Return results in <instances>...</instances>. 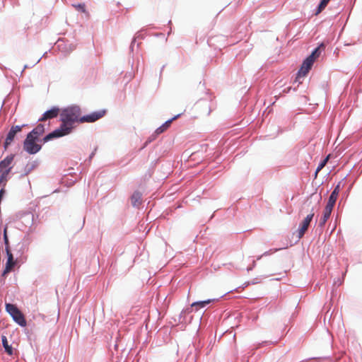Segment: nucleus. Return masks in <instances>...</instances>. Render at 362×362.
Masks as SVG:
<instances>
[{
    "mask_svg": "<svg viewBox=\"0 0 362 362\" xmlns=\"http://www.w3.org/2000/svg\"><path fill=\"white\" fill-rule=\"evenodd\" d=\"M59 113V109L57 107H54L51 110L46 111L39 120L45 121L49 119L55 118L57 117Z\"/></svg>",
    "mask_w": 362,
    "mask_h": 362,
    "instance_id": "nucleus-11",
    "label": "nucleus"
},
{
    "mask_svg": "<svg viewBox=\"0 0 362 362\" xmlns=\"http://www.w3.org/2000/svg\"><path fill=\"white\" fill-rule=\"evenodd\" d=\"M327 3L325 2V1L322 0L317 7L315 15H318L320 13H321L322 11L327 6Z\"/></svg>",
    "mask_w": 362,
    "mask_h": 362,
    "instance_id": "nucleus-21",
    "label": "nucleus"
},
{
    "mask_svg": "<svg viewBox=\"0 0 362 362\" xmlns=\"http://www.w3.org/2000/svg\"><path fill=\"white\" fill-rule=\"evenodd\" d=\"M320 47H318L315 48L311 53L310 55H309L303 62L301 67L300 70L298 71L297 74V76L296 80L298 81L299 78H303L305 76L309 71L311 69L313 63L315 62V59L318 58L320 55Z\"/></svg>",
    "mask_w": 362,
    "mask_h": 362,
    "instance_id": "nucleus-2",
    "label": "nucleus"
},
{
    "mask_svg": "<svg viewBox=\"0 0 362 362\" xmlns=\"http://www.w3.org/2000/svg\"><path fill=\"white\" fill-rule=\"evenodd\" d=\"M77 9L78 11H81L83 13L86 12V8H85V5L84 4H78L77 6H76Z\"/></svg>",
    "mask_w": 362,
    "mask_h": 362,
    "instance_id": "nucleus-23",
    "label": "nucleus"
},
{
    "mask_svg": "<svg viewBox=\"0 0 362 362\" xmlns=\"http://www.w3.org/2000/svg\"><path fill=\"white\" fill-rule=\"evenodd\" d=\"M314 215L315 213L313 211V209H312L310 213L300 223L299 228L297 230L298 238L299 239L303 238L305 232L308 230Z\"/></svg>",
    "mask_w": 362,
    "mask_h": 362,
    "instance_id": "nucleus-6",
    "label": "nucleus"
},
{
    "mask_svg": "<svg viewBox=\"0 0 362 362\" xmlns=\"http://www.w3.org/2000/svg\"><path fill=\"white\" fill-rule=\"evenodd\" d=\"M22 165H24V163L22 164ZM37 165V163L35 161H28L25 166L21 169L18 173L21 175H26L29 173H30Z\"/></svg>",
    "mask_w": 362,
    "mask_h": 362,
    "instance_id": "nucleus-14",
    "label": "nucleus"
},
{
    "mask_svg": "<svg viewBox=\"0 0 362 362\" xmlns=\"http://www.w3.org/2000/svg\"><path fill=\"white\" fill-rule=\"evenodd\" d=\"M24 125L22 126H12L11 129L9 130L5 142H4V148H7V147L14 141V139L17 134V133L21 132L22 131L23 127Z\"/></svg>",
    "mask_w": 362,
    "mask_h": 362,
    "instance_id": "nucleus-7",
    "label": "nucleus"
},
{
    "mask_svg": "<svg viewBox=\"0 0 362 362\" xmlns=\"http://www.w3.org/2000/svg\"><path fill=\"white\" fill-rule=\"evenodd\" d=\"M328 160H322L320 164L318 165L316 170H315V177H316L318 173L325 166V165L327 164Z\"/></svg>",
    "mask_w": 362,
    "mask_h": 362,
    "instance_id": "nucleus-20",
    "label": "nucleus"
},
{
    "mask_svg": "<svg viewBox=\"0 0 362 362\" xmlns=\"http://www.w3.org/2000/svg\"><path fill=\"white\" fill-rule=\"evenodd\" d=\"M45 132V127L43 124H38L35 129H33L29 134L39 139V137Z\"/></svg>",
    "mask_w": 362,
    "mask_h": 362,
    "instance_id": "nucleus-15",
    "label": "nucleus"
},
{
    "mask_svg": "<svg viewBox=\"0 0 362 362\" xmlns=\"http://www.w3.org/2000/svg\"><path fill=\"white\" fill-rule=\"evenodd\" d=\"M1 341H2L3 346H4V349H5V351L9 356L13 355V349H12L11 346H10L8 344L6 337V336H2L1 337Z\"/></svg>",
    "mask_w": 362,
    "mask_h": 362,
    "instance_id": "nucleus-16",
    "label": "nucleus"
},
{
    "mask_svg": "<svg viewBox=\"0 0 362 362\" xmlns=\"http://www.w3.org/2000/svg\"><path fill=\"white\" fill-rule=\"evenodd\" d=\"M179 117V115L174 117L173 118L166 121L163 124H162L160 127L157 128L154 133L149 137L148 142H151V141L156 139L158 135L163 133L165 132L170 126L172 122L175 119H176Z\"/></svg>",
    "mask_w": 362,
    "mask_h": 362,
    "instance_id": "nucleus-8",
    "label": "nucleus"
},
{
    "mask_svg": "<svg viewBox=\"0 0 362 362\" xmlns=\"http://www.w3.org/2000/svg\"><path fill=\"white\" fill-rule=\"evenodd\" d=\"M320 47H318L315 48L311 53L310 55H309L303 62L301 67L300 70L298 71L297 74V76L296 80L298 81L299 78H303L305 76L309 71L311 69L313 63L315 62V59L318 58L320 55Z\"/></svg>",
    "mask_w": 362,
    "mask_h": 362,
    "instance_id": "nucleus-3",
    "label": "nucleus"
},
{
    "mask_svg": "<svg viewBox=\"0 0 362 362\" xmlns=\"http://www.w3.org/2000/svg\"><path fill=\"white\" fill-rule=\"evenodd\" d=\"M132 204L136 206L141 204V194L139 192H135L131 197Z\"/></svg>",
    "mask_w": 362,
    "mask_h": 362,
    "instance_id": "nucleus-17",
    "label": "nucleus"
},
{
    "mask_svg": "<svg viewBox=\"0 0 362 362\" xmlns=\"http://www.w3.org/2000/svg\"><path fill=\"white\" fill-rule=\"evenodd\" d=\"M6 252L7 255V262L6 263L3 275H5L6 274L10 272L16 264V261L13 259V256L11 253V250H7V251Z\"/></svg>",
    "mask_w": 362,
    "mask_h": 362,
    "instance_id": "nucleus-10",
    "label": "nucleus"
},
{
    "mask_svg": "<svg viewBox=\"0 0 362 362\" xmlns=\"http://www.w3.org/2000/svg\"><path fill=\"white\" fill-rule=\"evenodd\" d=\"M93 156H94V154H93V153H92V154L90 155V158H91Z\"/></svg>",
    "mask_w": 362,
    "mask_h": 362,
    "instance_id": "nucleus-26",
    "label": "nucleus"
},
{
    "mask_svg": "<svg viewBox=\"0 0 362 362\" xmlns=\"http://www.w3.org/2000/svg\"><path fill=\"white\" fill-rule=\"evenodd\" d=\"M4 239L5 243V250L7 251V250H10L8 238L7 236V227H5L4 230Z\"/></svg>",
    "mask_w": 362,
    "mask_h": 362,
    "instance_id": "nucleus-19",
    "label": "nucleus"
},
{
    "mask_svg": "<svg viewBox=\"0 0 362 362\" xmlns=\"http://www.w3.org/2000/svg\"><path fill=\"white\" fill-rule=\"evenodd\" d=\"M12 160H1L0 162V176H4L8 177V175L10 173Z\"/></svg>",
    "mask_w": 362,
    "mask_h": 362,
    "instance_id": "nucleus-9",
    "label": "nucleus"
},
{
    "mask_svg": "<svg viewBox=\"0 0 362 362\" xmlns=\"http://www.w3.org/2000/svg\"><path fill=\"white\" fill-rule=\"evenodd\" d=\"M339 192H340V187H339V185H337L336 186V187L334 188V189L333 190V192H332L331 195L329 196V198L327 205H328L331 207H334V206L336 203V201L337 199Z\"/></svg>",
    "mask_w": 362,
    "mask_h": 362,
    "instance_id": "nucleus-13",
    "label": "nucleus"
},
{
    "mask_svg": "<svg viewBox=\"0 0 362 362\" xmlns=\"http://www.w3.org/2000/svg\"><path fill=\"white\" fill-rule=\"evenodd\" d=\"M305 205H307V206H308V207H309V206H310V202H309V203H308V202H306V203H305Z\"/></svg>",
    "mask_w": 362,
    "mask_h": 362,
    "instance_id": "nucleus-24",
    "label": "nucleus"
},
{
    "mask_svg": "<svg viewBox=\"0 0 362 362\" xmlns=\"http://www.w3.org/2000/svg\"><path fill=\"white\" fill-rule=\"evenodd\" d=\"M105 114V110H99L81 117V111L78 106L74 105L68 107L67 108L64 109L60 115L61 120L62 122L60 127L45 136L43 141L45 143L52 139L59 138L69 134L72 129V124L76 122L80 123L94 122L102 118Z\"/></svg>",
    "mask_w": 362,
    "mask_h": 362,
    "instance_id": "nucleus-1",
    "label": "nucleus"
},
{
    "mask_svg": "<svg viewBox=\"0 0 362 362\" xmlns=\"http://www.w3.org/2000/svg\"><path fill=\"white\" fill-rule=\"evenodd\" d=\"M7 182L8 177H5L4 176H0V187L5 188Z\"/></svg>",
    "mask_w": 362,
    "mask_h": 362,
    "instance_id": "nucleus-22",
    "label": "nucleus"
},
{
    "mask_svg": "<svg viewBox=\"0 0 362 362\" xmlns=\"http://www.w3.org/2000/svg\"><path fill=\"white\" fill-rule=\"evenodd\" d=\"M325 158H327V159L330 158V154L327 155V157H326Z\"/></svg>",
    "mask_w": 362,
    "mask_h": 362,
    "instance_id": "nucleus-25",
    "label": "nucleus"
},
{
    "mask_svg": "<svg viewBox=\"0 0 362 362\" xmlns=\"http://www.w3.org/2000/svg\"><path fill=\"white\" fill-rule=\"evenodd\" d=\"M332 209H333V207L326 205L325 210L323 211V215L320 220V223H319L320 226L323 227L325 225L326 222L330 217Z\"/></svg>",
    "mask_w": 362,
    "mask_h": 362,
    "instance_id": "nucleus-12",
    "label": "nucleus"
},
{
    "mask_svg": "<svg viewBox=\"0 0 362 362\" xmlns=\"http://www.w3.org/2000/svg\"><path fill=\"white\" fill-rule=\"evenodd\" d=\"M6 310L18 325L21 326L26 325V321L23 315L15 305L7 303L6 305Z\"/></svg>",
    "mask_w": 362,
    "mask_h": 362,
    "instance_id": "nucleus-5",
    "label": "nucleus"
},
{
    "mask_svg": "<svg viewBox=\"0 0 362 362\" xmlns=\"http://www.w3.org/2000/svg\"><path fill=\"white\" fill-rule=\"evenodd\" d=\"M38 140V139L28 134L23 143V149L30 154L36 153L41 148V145L37 144Z\"/></svg>",
    "mask_w": 362,
    "mask_h": 362,
    "instance_id": "nucleus-4",
    "label": "nucleus"
},
{
    "mask_svg": "<svg viewBox=\"0 0 362 362\" xmlns=\"http://www.w3.org/2000/svg\"><path fill=\"white\" fill-rule=\"evenodd\" d=\"M214 301H215V299H209V300H203V301H197V302L193 303L191 305V306L192 307H196L197 309H198L199 308H204L206 305H207L208 304H209V303H211V302H214Z\"/></svg>",
    "mask_w": 362,
    "mask_h": 362,
    "instance_id": "nucleus-18",
    "label": "nucleus"
}]
</instances>
